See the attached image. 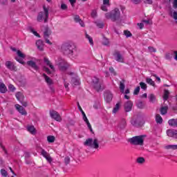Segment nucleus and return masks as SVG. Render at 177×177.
Segmentation results:
<instances>
[{
  "label": "nucleus",
  "instance_id": "obj_58",
  "mask_svg": "<svg viewBox=\"0 0 177 177\" xmlns=\"http://www.w3.org/2000/svg\"><path fill=\"white\" fill-rule=\"evenodd\" d=\"M173 55H174V60L177 61V50H174Z\"/></svg>",
  "mask_w": 177,
  "mask_h": 177
},
{
  "label": "nucleus",
  "instance_id": "obj_14",
  "mask_svg": "<svg viewBox=\"0 0 177 177\" xmlns=\"http://www.w3.org/2000/svg\"><path fill=\"white\" fill-rule=\"evenodd\" d=\"M41 154L47 160V161H48V162H52V157H50V155L46 152L45 149H41Z\"/></svg>",
  "mask_w": 177,
  "mask_h": 177
},
{
  "label": "nucleus",
  "instance_id": "obj_22",
  "mask_svg": "<svg viewBox=\"0 0 177 177\" xmlns=\"http://www.w3.org/2000/svg\"><path fill=\"white\" fill-rule=\"evenodd\" d=\"M8 92V88L3 83L0 82V93H6Z\"/></svg>",
  "mask_w": 177,
  "mask_h": 177
},
{
  "label": "nucleus",
  "instance_id": "obj_2",
  "mask_svg": "<svg viewBox=\"0 0 177 177\" xmlns=\"http://www.w3.org/2000/svg\"><path fill=\"white\" fill-rule=\"evenodd\" d=\"M44 12H39L37 15V20L39 23L44 20V23H48V19H49V8L46 6H43Z\"/></svg>",
  "mask_w": 177,
  "mask_h": 177
},
{
  "label": "nucleus",
  "instance_id": "obj_23",
  "mask_svg": "<svg viewBox=\"0 0 177 177\" xmlns=\"http://www.w3.org/2000/svg\"><path fill=\"white\" fill-rule=\"evenodd\" d=\"M119 127L122 129H124L127 127V120L124 118H122L120 123H119Z\"/></svg>",
  "mask_w": 177,
  "mask_h": 177
},
{
  "label": "nucleus",
  "instance_id": "obj_18",
  "mask_svg": "<svg viewBox=\"0 0 177 177\" xmlns=\"http://www.w3.org/2000/svg\"><path fill=\"white\" fill-rule=\"evenodd\" d=\"M44 62L45 64H46V66H48V67H50L52 71H55V66H53V65L50 63V61L48 57H44Z\"/></svg>",
  "mask_w": 177,
  "mask_h": 177
},
{
  "label": "nucleus",
  "instance_id": "obj_42",
  "mask_svg": "<svg viewBox=\"0 0 177 177\" xmlns=\"http://www.w3.org/2000/svg\"><path fill=\"white\" fill-rule=\"evenodd\" d=\"M97 16V11H96V10H93L91 12V17L95 19V17H96Z\"/></svg>",
  "mask_w": 177,
  "mask_h": 177
},
{
  "label": "nucleus",
  "instance_id": "obj_29",
  "mask_svg": "<svg viewBox=\"0 0 177 177\" xmlns=\"http://www.w3.org/2000/svg\"><path fill=\"white\" fill-rule=\"evenodd\" d=\"M163 99L164 100H168L169 99V91L168 90L164 91Z\"/></svg>",
  "mask_w": 177,
  "mask_h": 177
},
{
  "label": "nucleus",
  "instance_id": "obj_44",
  "mask_svg": "<svg viewBox=\"0 0 177 177\" xmlns=\"http://www.w3.org/2000/svg\"><path fill=\"white\" fill-rule=\"evenodd\" d=\"M1 174L2 176H4V177L8 176V171H6V170H5V169H1Z\"/></svg>",
  "mask_w": 177,
  "mask_h": 177
},
{
  "label": "nucleus",
  "instance_id": "obj_21",
  "mask_svg": "<svg viewBox=\"0 0 177 177\" xmlns=\"http://www.w3.org/2000/svg\"><path fill=\"white\" fill-rule=\"evenodd\" d=\"M42 76L44 77L46 84H48V85L50 86V85H53V80H52V79H50V77H49V76L46 75V74L43 73Z\"/></svg>",
  "mask_w": 177,
  "mask_h": 177
},
{
  "label": "nucleus",
  "instance_id": "obj_46",
  "mask_svg": "<svg viewBox=\"0 0 177 177\" xmlns=\"http://www.w3.org/2000/svg\"><path fill=\"white\" fill-rule=\"evenodd\" d=\"M86 124L88 128V129L91 131L93 132V130L92 129V126L91 125V123L89 122V120H88L87 122H86Z\"/></svg>",
  "mask_w": 177,
  "mask_h": 177
},
{
  "label": "nucleus",
  "instance_id": "obj_43",
  "mask_svg": "<svg viewBox=\"0 0 177 177\" xmlns=\"http://www.w3.org/2000/svg\"><path fill=\"white\" fill-rule=\"evenodd\" d=\"M139 92H140V86H137L133 92V95H139Z\"/></svg>",
  "mask_w": 177,
  "mask_h": 177
},
{
  "label": "nucleus",
  "instance_id": "obj_36",
  "mask_svg": "<svg viewBox=\"0 0 177 177\" xmlns=\"http://www.w3.org/2000/svg\"><path fill=\"white\" fill-rule=\"evenodd\" d=\"M140 86H141V89H144V91L147 89V85L143 82H140Z\"/></svg>",
  "mask_w": 177,
  "mask_h": 177
},
{
  "label": "nucleus",
  "instance_id": "obj_38",
  "mask_svg": "<svg viewBox=\"0 0 177 177\" xmlns=\"http://www.w3.org/2000/svg\"><path fill=\"white\" fill-rule=\"evenodd\" d=\"M17 56H19V57H21V59H24V57H26V55L23 53H21L20 50H18L17 51Z\"/></svg>",
  "mask_w": 177,
  "mask_h": 177
},
{
  "label": "nucleus",
  "instance_id": "obj_53",
  "mask_svg": "<svg viewBox=\"0 0 177 177\" xmlns=\"http://www.w3.org/2000/svg\"><path fill=\"white\" fill-rule=\"evenodd\" d=\"M64 85L65 88L66 89V91H70V88H68V83L66 82V81H64Z\"/></svg>",
  "mask_w": 177,
  "mask_h": 177
},
{
  "label": "nucleus",
  "instance_id": "obj_62",
  "mask_svg": "<svg viewBox=\"0 0 177 177\" xmlns=\"http://www.w3.org/2000/svg\"><path fill=\"white\" fill-rule=\"evenodd\" d=\"M145 3L151 5V3H153V0H145Z\"/></svg>",
  "mask_w": 177,
  "mask_h": 177
},
{
  "label": "nucleus",
  "instance_id": "obj_1",
  "mask_svg": "<svg viewBox=\"0 0 177 177\" xmlns=\"http://www.w3.org/2000/svg\"><path fill=\"white\" fill-rule=\"evenodd\" d=\"M146 138V135L136 136L128 140L130 145H133L134 146H143L145 145V139Z\"/></svg>",
  "mask_w": 177,
  "mask_h": 177
},
{
  "label": "nucleus",
  "instance_id": "obj_63",
  "mask_svg": "<svg viewBox=\"0 0 177 177\" xmlns=\"http://www.w3.org/2000/svg\"><path fill=\"white\" fill-rule=\"evenodd\" d=\"M101 9L102 10H103L104 12H107V7L106 6H101Z\"/></svg>",
  "mask_w": 177,
  "mask_h": 177
},
{
  "label": "nucleus",
  "instance_id": "obj_7",
  "mask_svg": "<svg viewBox=\"0 0 177 177\" xmlns=\"http://www.w3.org/2000/svg\"><path fill=\"white\" fill-rule=\"evenodd\" d=\"M16 98L20 103L24 106V107H27L28 106V103L26 101H24V95L21 92H17L15 94Z\"/></svg>",
  "mask_w": 177,
  "mask_h": 177
},
{
  "label": "nucleus",
  "instance_id": "obj_31",
  "mask_svg": "<svg viewBox=\"0 0 177 177\" xmlns=\"http://www.w3.org/2000/svg\"><path fill=\"white\" fill-rule=\"evenodd\" d=\"M120 107H121V105L120 103H117L115 107L113 109V113L115 114V113H118V110H120Z\"/></svg>",
  "mask_w": 177,
  "mask_h": 177
},
{
  "label": "nucleus",
  "instance_id": "obj_19",
  "mask_svg": "<svg viewBox=\"0 0 177 177\" xmlns=\"http://www.w3.org/2000/svg\"><path fill=\"white\" fill-rule=\"evenodd\" d=\"M104 97L107 103H110L113 100V94L110 92H106L104 93Z\"/></svg>",
  "mask_w": 177,
  "mask_h": 177
},
{
  "label": "nucleus",
  "instance_id": "obj_45",
  "mask_svg": "<svg viewBox=\"0 0 177 177\" xmlns=\"http://www.w3.org/2000/svg\"><path fill=\"white\" fill-rule=\"evenodd\" d=\"M8 88L10 91H11V92H15V91H16V88H15V86H13L12 84H10L8 86Z\"/></svg>",
  "mask_w": 177,
  "mask_h": 177
},
{
  "label": "nucleus",
  "instance_id": "obj_20",
  "mask_svg": "<svg viewBox=\"0 0 177 177\" xmlns=\"http://www.w3.org/2000/svg\"><path fill=\"white\" fill-rule=\"evenodd\" d=\"M74 20L75 23H79L81 27H85V24H84V21L81 19V18L80 17V15H75Z\"/></svg>",
  "mask_w": 177,
  "mask_h": 177
},
{
  "label": "nucleus",
  "instance_id": "obj_11",
  "mask_svg": "<svg viewBox=\"0 0 177 177\" xmlns=\"http://www.w3.org/2000/svg\"><path fill=\"white\" fill-rule=\"evenodd\" d=\"M68 74L69 75H73L72 80H71V84L72 85H79L80 84V80L78 78H77V75L73 72H68Z\"/></svg>",
  "mask_w": 177,
  "mask_h": 177
},
{
  "label": "nucleus",
  "instance_id": "obj_33",
  "mask_svg": "<svg viewBox=\"0 0 177 177\" xmlns=\"http://www.w3.org/2000/svg\"><path fill=\"white\" fill-rule=\"evenodd\" d=\"M43 71H45V73H46L48 75H50V74H52V71H50V69H49V68L46 66L43 67Z\"/></svg>",
  "mask_w": 177,
  "mask_h": 177
},
{
  "label": "nucleus",
  "instance_id": "obj_12",
  "mask_svg": "<svg viewBox=\"0 0 177 177\" xmlns=\"http://www.w3.org/2000/svg\"><path fill=\"white\" fill-rule=\"evenodd\" d=\"M6 67H7L8 70H10V71H17V67L10 61L6 62Z\"/></svg>",
  "mask_w": 177,
  "mask_h": 177
},
{
  "label": "nucleus",
  "instance_id": "obj_32",
  "mask_svg": "<svg viewBox=\"0 0 177 177\" xmlns=\"http://www.w3.org/2000/svg\"><path fill=\"white\" fill-rule=\"evenodd\" d=\"M147 82L149 84L151 85L152 86L156 87V83L154 82V81H153V80H151V78H149L147 77L146 79Z\"/></svg>",
  "mask_w": 177,
  "mask_h": 177
},
{
  "label": "nucleus",
  "instance_id": "obj_5",
  "mask_svg": "<svg viewBox=\"0 0 177 177\" xmlns=\"http://www.w3.org/2000/svg\"><path fill=\"white\" fill-rule=\"evenodd\" d=\"M92 85L97 92H100L104 89V87L103 86V80H100L97 77H93Z\"/></svg>",
  "mask_w": 177,
  "mask_h": 177
},
{
  "label": "nucleus",
  "instance_id": "obj_52",
  "mask_svg": "<svg viewBox=\"0 0 177 177\" xmlns=\"http://www.w3.org/2000/svg\"><path fill=\"white\" fill-rule=\"evenodd\" d=\"M103 5H106V6H110V0H103Z\"/></svg>",
  "mask_w": 177,
  "mask_h": 177
},
{
  "label": "nucleus",
  "instance_id": "obj_37",
  "mask_svg": "<svg viewBox=\"0 0 177 177\" xmlns=\"http://www.w3.org/2000/svg\"><path fill=\"white\" fill-rule=\"evenodd\" d=\"M166 149H167L168 150H177V145H167L166 146Z\"/></svg>",
  "mask_w": 177,
  "mask_h": 177
},
{
  "label": "nucleus",
  "instance_id": "obj_40",
  "mask_svg": "<svg viewBox=\"0 0 177 177\" xmlns=\"http://www.w3.org/2000/svg\"><path fill=\"white\" fill-rule=\"evenodd\" d=\"M124 34L127 38L129 37H132V33H131L129 30H124Z\"/></svg>",
  "mask_w": 177,
  "mask_h": 177
},
{
  "label": "nucleus",
  "instance_id": "obj_35",
  "mask_svg": "<svg viewBox=\"0 0 177 177\" xmlns=\"http://www.w3.org/2000/svg\"><path fill=\"white\" fill-rule=\"evenodd\" d=\"M47 140L49 143H53V142H55V136H48Z\"/></svg>",
  "mask_w": 177,
  "mask_h": 177
},
{
  "label": "nucleus",
  "instance_id": "obj_10",
  "mask_svg": "<svg viewBox=\"0 0 177 177\" xmlns=\"http://www.w3.org/2000/svg\"><path fill=\"white\" fill-rule=\"evenodd\" d=\"M113 56H115L116 62L124 63V57H122L120 51L115 50L113 53Z\"/></svg>",
  "mask_w": 177,
  "mask_h": 177
},
{
  "label": "nucleus",
  "instance_id": "obj_64",
  "mask_svg": "<svg viewBox=\"0 0 177 177\" xmlns=\"http://www.w3.org/2000/svg\"><path fill=\"white\" fill-rule=\"evenodd\" d=\"M17 62H19V63H21V64H24V62H23L22 59H18V58H15Z\"/></svg>",
  "mask_w": 177,
  "mask_h": 177
},
{
  "label": "nucleus",
  "instance_id": "obj_8",
  "mask_svg": "<svg viewBox=\"0 0 177 177\" xmlns=\"http://www.w3.org/2000/svg\"><path fill=\"white\" fill-rule=\"evenodd\" d=\"M50 115L51 118H53V120H55V121H58L60 122L62 121V116H60V114L55 110L50 111Z\"/></svg>",
  "mask_w": 177,
  "mask_h": 177
},
{
  "label": "nucleus",
  "instance_id": "obj_16",
  "mask_svg": "<svg viewBox=\"0 0 177 177\" xmlns=\"http://www.w3.org/2000/svg\"><path fill=\"white\" fill-rule=\"evenodd\" d=\"M133 106V104L132 103V101H127L124 104V110L127 113L129 111H131L132 110V106Z\"/></svg>",
  "mask_w": 177,
  "mask_h": 177
},
{
  "label": "nucleus",
  "instance_id": "obj_9",
  "mask_svg": "<svg viewBox=\"0 0 177 177\" xmlns=\"http://www.w3.org/2000/svg\"><path fill=\"white\" fill-rule=\"evenodd\" d=\"M50 34H51V32H50V30H49V28L45 27L44 32V37L46 39V44H48L49 45H52V42H50V41H49V39H48V38H49V36L50 35Z\"/></svg>",
  "mask_w": 177,
  "mask_h": 177
},
{
  "label": "nucleus",
  "instance_id": "obj_28",
  "mask_svg": "<svg viewBox=\"0 0 177 177\" xmlns=\"http://www.w3.org/2000/svg\"><path fill=\"white\" fill-rule=\"evenodd\" d=\"M156 121L157 124H162V118L160 114H156Z\"/></svg>",
  "mask_w": 177,
  "mask_h": 177
},
{
  "label": "nucleus",
  "instance_id": "obj_48",
  "mask_svg": "<svg viewBox=\"0 0 177 177\" xmlns=\"http://www.w3.org/2000/svg\"><path fill=\"white\" fill-rule=\"evenodd\" d=\"M31 32H32V34H34V35H35V37H38V38H41V36L39 35V34H38L37 31L34 30V29H32Z\"/></svg>",
  "mask_w": 177,
  "mask_h": 177
},
{
  "label": "nucleus",
  "instance_id": "obj_50",
  "mask_svg": "<svg viewBox=\"0 0 177 177\" xmlns=\"http://www.w3.org/2000/svg\"><path fill=\"white\" fill-rule=\"evenodd\" d=\"M82 115H83V120L85 122H87V121H89L88 120V118H86V115L85 114V112H82Z\"/></svg>",
  "mask_w": 177,
  "mask_h": 177
},
{
  "label": "nucleus",
  "instance_id": "obj_30",
  "mask_svg": "<svg viewBox=\"0 0 177 177\" xmlns=\"http://www.w3.org/2000/svg\"><path fill=\"white\" fill-rule=\"evenodd\" d=\"M136 162L138 164H145L146 162V160L143 157H139L136 159Z\"/></svg>",
  "mask_w": 177,
  "mask_h": 177
},
{
  "label": "nucleus",
  "instance_id": "obj_56",
  "mask_svg": "<svg viewBox=\"0 0 177 177\" xmlns=\"http://www.w3.org/2000/svg\"><path fill=\"white\" fill-rule=\"evenodd\" d=\"M0 3L1 5H8V0H0Z\"/></svg>",
  "mask_w": 177,
  "mask_h": 177
},
{
  "label": "nucleus",
  "instance_id": "obj_59",
  "mask_svg": "<svg viewBox=\"0 0 177 177\" xmlns=\"http://www.w3.org/2000/svg\"><path fill=\"white\" fill-rule=\"evenodd\" d=\"M152 75H153V77H155V78H156V80H157L158 82H161V79H160V77H158L157 76V75L153 74Z\"/></svg>",
  "mask_w": 177,
  "mask_h": 177
},
{
  "label": "nucleus",
  "instance_id": "obj_25",
  "mask_svg": "<svg viewBox=\"0 0 177 177\" xmlns=\"http://www.w3.org/2000/svg\"><path fill=\"white\" fill-rule=\"evenodd\" d=\"M36 46L39 49V50H44V43L41 40H38L36 41Z\"/></svg>",
  "mask_w": 177,
  "mask_h": 177
},
{
  "label": "nucleus",
  "instance_id": "obj_39",
  "mask_svg": "<svg viewBox=\"0 0 177 177\" xmlns=\"http://www.w3.org/2000/svg\"><path fill=\"white\" fill-rule=\"evenodd\" d=\"M120 89L122 93H124V90L125 89V84L122 82L120 83Z\"/></svg>",
  "mask_w": 177,
  "mask_h": 177
},
{
  "label": "nucleus",
  "instance_id": "obj_41",
  "mask_svg": "<svg viewBox=\"0 0 177 177\" xmlns=\"http://www.w3.org/2000/svg\"><path fill=\"white\" fill-rule=\"evenodd\" d=\"M86 38H87V39H88L91 45H93V39H92V37H91V36H89L88 35H86Z\"/></svg>",
  "mask_w": 177,
  "mask_h": 177
},
{
  "label": "nucleus",
  "instance_id": "obj_15",
  "mask_svg": "<svg viewBox=\"0 0 177 177\" xmlns=\"http://www.w3.org/2000/svg\"><path fill=\"white\" fill-rule=\"evenodd\" d=\"M167 136H169V138H175V139H177V131L174 129H169L167 131Z\"/></svg>",
  "mask_w": 177,
  "mask_h": 177
},
{
  "label": "nucleus",
  "instance_id": "obj_54",
  "mask_svg": "<svg viewBox=\"0 0 177 177\" xmlns=\"http://www.w3.org/2000/svg\"><path fill=\"white\" fill-rule=\"evenodd\" d=\"M137 106H138V107H139V109H143V102H138Z\"/></svg>",
  "mask_w": 177,
  "mask_h": 177
},
{
  "label": "nucleus",
  "instance_id": "obj_24",
  "mask_svg": "<svg viewBox=\"0 0 177 177\" xmlns=\"http://www.w3.org/2000/svg\"><path fill=\"white\" fill-rule=\"evenodd\" d=\"M27 129L32 135H35V133H37V130L34 126H28Z\"/></svg>",
  "mask_w": 177,
  "mask_h": 177
},
{
  "label": "nucleus",
  "instance_id": "obj_55",
  "mask_svg": "<svg viewBox=\"0 0 177 177\" xmlns=\"http://www.w3.org/2000/svg\"><path fill=\"white\" fill-rule=\"evenodd\" d=\"M109 71H110L112 74H113V75H116L115 71H114V68H113V67L109 68Z\"/></svg>",
  "mask_w": 177,
  "mask_h": 177
},
{
  "label": "nucleus",
  "instance_id": "obj_47",
  "mask_svg": "<svg viewBox=\"0 0 177 177\" xmlns=\"http://www.w3.org/2000/svg\"><path fill=\"white\" fill-rule=\"evenodd\" d=\"M86 124L88 128V129L91 131L93 132V130L92 129V126L91 125V123L89 122V120H88L87 122H86Z\"/></svg>",
  "mask_w": 177,
  "mask_h": 177
},
{
  "label": "nucleus",
  "instance_id": "obj_57",
  "mask_svg": "<svg viewBox=\"0 0 177 177\" xmlns=\"http://www.w3.org/2000/svg\"><path fill=\"white\" fill-rule=\"evenodd\" d=\"M173 8L177 9V0H174L173 1Z\"/></svg>",
  "mask_w": 177,
  "mask_h": 177
},
{
  "label": "nucleus",
  "instance_id": "obj_17",
  "mask_svg": "<svg viewBox=\"0 0 177 177\" xmlns=\"http://www.w3.org/2000/svg\"><path fill=\"white\" fill-rule=\"evenodd\" d=\"M28 66L33 68V70H35L36 71H38L39 70V67L37 66V63L35 62L30 60L27 62Z\"/></svg>",
  "mask_w": 177,
  "mask_h": 177
},
{
  "label": "nucleus",
  "instance_id": "obj_26",
  "mask_svg": "<svg viewBox=\"0 0 177 177\" xmlns=\"http://www.w3.org/2000/svg\"><path fill=\"white\" fill-rule=\"evenodd\" d=\"M167 113H168V106H162L160 108V114H162V115H165Z\"/></svg>",
  "mask_w": 177,
  "mask_h": 177
},
{
  "label": "nucleus",
  "instance_id": "obj_4",
  "mask_svg": "<svg viewBox=\"0 0 177 177\" xmlns=\"http://www.w3.org/2000/svg\"><path fill=\"white\" fill-rule=\"evenodd\" d=\"M75 48V44L73 43H65L62 46V52H64V55H73Z\"/></svg>",
  "mask_w": 177,
  "mask_h": 177
},
{
  "label": "nucleus",
  "instance_id": "obj_3",
  "mask_svg": "<svg viewBox=\"0 0 177 177\" xmlns=\"http://www.w3.org/2000/svg\"><path fill=\"white\" fill-rule=\"evenodd\" d=\"M121 12L118 8H115L113 10L110 12H106L105 14L106 19H111V21H117L120 19Z\"/></svg>",
  "mask_w": 177,
  "mask_h": 177
},
{
  "label": "nucleus",
  "instance_id": "obj_61",
  "mask_svg": "<svg viewBox=\"0 0 177 177\" xmlns=\"http://www.w3.org/2000/svg\"><path fill=\"white\" fill-rule=\"evenodd\" d=\"M140 1L141 0H131V2H133V3H135L136 5H138V3H140Z\"/></svg>",
  "mask_w": 177,
  "mask_h": 177
},
{
  "label": "nucleus",
  "instance_id": "obj_13",
  "mask_svg": "<svg viewBox=\"0 0 177 177\" xmlns=\"http://www.w3.org/2000/svg\"><path fill=\"white\" fill-rule=\"evenodd\" d=\"M15 107L16 110H17V111H19V113H20V114H21V115H27V111H26L24 107L21 106L19 104H15Z\"/></svg>",
  "mask_w": 177,
  "mask_h": 177
},
{
  "label": "nucleus",
  "instance_id": "obj_27",
  "mask_svg": "<svg viewBox=\"0 0 177 177\" xmlns=\"http://www.w3.org/2000/svg\"><path fill=\"white\" fill-rule=\"evenodd\" d=\"M168 124L170 127H177V119L169 120Z\"/></svg>",
  "mask_w": 177,
  "mask_h": 177
},
{
  "label": "nucleus",
  "instance_id": "obj_51",
  "mask_svg": "<svg viewBox=\"0 0 177 177\" xmlns=\"http://www.w3.org/2000/svg\"><path fill=\"white\" fill-rule=\"evenodd\" d=\"M171 17H173V19H174V20H177V11H174L172 13Z\"/></svg>",
  "mask_w": 177,
  "mask_h": 177
},
{
  "label": "nucleus",
  "instance_id": "obj_49",
  "mask_svg": "<svg viewBox=\"0 0 177 177\" xmlns=\"http://www.w3.org/2000/svg\"><path fill=\"white\" fill-rule=\"evenodd\" d=\"M149 52L151 53H156L157 51V50H156V48H154V47H151V46H149L148 48Z\"/></svg>",
  "mask_w": 177,
  "mask_h": 177
},
{
  "label": "nucleus",
  "instance_id": "obj_34",
  "mask_svg": "<svg viewBox=\"0 0 177 177\" xmlns=\"http://www.w3.org/2000/svg\"><path fill=\"white\" fill-rule=\"evenodd\" d=\"M149 97V102L151 103H154V102H156V95H154V94H150Z\"/></svg>",
  "mask_w": 177,
  "mask_h": 177
},
{
  "label": "nucleus",
  "instance_id": "obj_60",
  "mask_svg": "<svg viewBox=\"0 0 177 177\" xmlns=\"http://www.w3.org/2000/svg\"><path fill=\"white\" fill-rule=\"evenodd\" d=\"M61 9H62V10H66V9H67V6L66 4H62Z\"/></svg>",
  "mask_w": 177,
  "mask_h": 177
},
{
  "label": "nucleus",
  "instance_id": "obj_6",
  "mask_svg": "<svg viewBox=\"0 0 177 177\" xmlns=\"http://www.w3.org/2000/svg\"><path fill=\"white\" fill-rule=\"evenodd\" d=\"M84 146H88V147H91L92 149H99V140L97 138H95L94 140L92 138H88L84 142Z\"/></svg>",
  "mask_w": 177,
  "mask_h": 177
}]
</instances>
